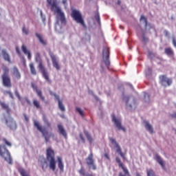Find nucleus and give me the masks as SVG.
Segmentation results:
<instances>
[{"label": "nucleus", "mask_w": 176, "mask_h": 176, "mask_svg": "<svg viewBox=\"0 0 176 176\" xmlns=\"http://www.w3.org/2000/svg\"><path fill=\"white\" fill-rule=\"evenodd\" d=\"M35 61L36 63H38V68L42 74L44 79H45L46 82H47L48 83H52V80H50V78H49V73H47V69H46L45 65H43V61L41 58V54H39V52L36 53Z\"/></svg>", "instance_id": "f257e3e1"}, {"label": "nucleus", "mask_w": 176, "mask_h": 176, "mask_svg": "<svg viewBox=\"0 0 176 176\" xmlns=\"http://www.w3.org/2000/svg\"><path fill=\"white\" fill-rule=\"evenodd\" d=\"M34 126L37 129L38 131H40V133H41L46 143L50 142V138H54V133H49V131H47L45 128L42 127V125H41L39 122L34 121Z\"/></svg>", "instance_id": "f03ea898"}, {"label": "nucleus", "mask_w": 176, "mask_h": 176, "mask_svg": "<svg viewBox=\"0 0 176 176\" xmlns=\"http://www.w3.org/2000/svg\"><path fill=\"white\" fill-rule=\"evenodd\" d=\"M46 158L47 160L50 163V170H52V171L56 170V158H55V154L54 151L52 149V148L49 147L47 148L46 151Z\"/></svg>", "instance_id": "7ed1b4c3"}, {"label": "nucleus", "mask_w": 176, "mask_h": 176, "mask_svg": "<svg viewBox=\"0 0 176 176\" xmlns=\"http://www.w3.org/2000/svg\"><path fill=\"white\" fill-rule=\"evenodd\" d=\"M71 16L73 19V20H75V21L78 24H80L86 30L87 28V26H86V23H85V19H83V16H82V14L80 12L74 10L72 12Z\"/></svg>", "instance_id": "20e7f679"}, {"label": "nucleus", "mask_w": 176, "mask_h": 176, "mask_svg": "<svg viewBox=\"0 0 176 176\" xmlns=\"http://www.w3.org/2000/svg\"><path fill=\"white\" fill-rule=\"evenodd\" d=\"M0 156L3 157L8 164H12V155H10V152L6 148L5 144L0 145Z\"/></svg>", "instance_id": "39448f33"}, {"label": "nucleus", "mask_w": 176, "mask_h": 176, "mask_svg": "<svg viewBox=\"0 0 176 176\" xmlns=\"http://www.w3.org/2000/svg\"><path fill=\"white\" fill-rule=\"evenodd\" d=\"M47 2L51 5L52 9H56V13H58V16H60L61 23L66 24L67 21H65V16L64 15V12H61V10L57 7L56 1L52 3V0H47Z\"/></svg>", "instance_id": "423d86ee"}, {"label": "nucleus", "mask_w": 176, "mask_h": 176, "mask_svg": "<svg viewBox=\"0 0 176 176\" xmlns=\"http://www.w3.org/2000/svg\"><path fill=\"white\" fill-rule=\"evenodd\" d=\"M86 164L89 167V170H97V165L96 164V162H94V155H93V153H91L88 157L85 159Z\"/></svg>", "instance_id": "0eeeda50"}, {"label": "nucleus", "mask_w": 176, "mask_h": 176, "mask_svg": "<svg viewBox=\"0 0 176 176\" xmlns=\"http://www.w3.org/2000/svg\"><path fill=\"white\" fill-rule=\"evenodd\" d=\"M102 60L107 68H109V65H111V61L109 60V48H104L103 50Z\"/></svg>", "instance_id": "6e6552de"}, {"label": "nucleus", "mask_w": 176, "mask_h": 176, "mask_svg": "<svg viewBox=\"0 0 176 176\" xmlns=\"http://www.w3.org/2000/svg\"><path fill=\"white\" fill-rule=\"evenodd\" d=\"M160 83H161V85L164 87L171 86L173 80H171V78H167L166 75H161L160 76Z\"/></svg>", "instance_id": "1a4fd4ad"}, {"label": "nucleus", "mask_w": 176, "mask_h": 176, "mask_svg": "<svg viewBox=\"0 0 176 176\" xmlns=\"http://www.w3.org/2000/svg\"><path fill=\"white\" fill-rule=\"evenodd\" d=\"M111 117H112V122H113L116 127H117L118 130H122L124 133H126V129L122 126V121L120 120V119L116 118V117L115 116V114H113Z\"/></svg>", "instance_id": "9d476101"}, {"label": "nucleus", "mask_w": 176, "mask_h": 176, "mask_svg": "<svg viewBox=\"0 0 176 176\" xmlns=\"http://www.w3.org/2000/svg\"><path fill=\"white\" fill-rule=\"evenodd\" d=\"M49 54H50V57L52 59L54 68H56L57 71H59V69H60L61 67H60V64L58 63V60H57V57L52 52H50Z\"/></svg>", "instance_id": "9b49d317"}, {"label": "nucleus", "mask_w": 176, "mask_h": 176, "mask_svg": "<svg viewBox=\"0 0 176 176\" xmlns=\"http://www.w3.org/2000/svg\"><path fill=\"white\" fill-rule=\"evenodd\" d=\"M110 142L111 144H113V145H114V148H116V151L118 152V153L120 155L121 157H122V159H126L124 157V154L122 153V149L120 148V146H119L118 142H116V140L111 138H110Z\"/></svg>", "instance_id": "f8f14e48"}, {"label": "nucleus", "mask_w": 176, "mask_h": 176, "mask_svg": "<svg viewBox=\"0 0 176 176\" xmlns=\"http://www.w3.org/2000/svg\"><path fill=\"white\" fill-rule=\"evenodd\" d=\"M31 86L34 91L36 93L38 97H39V98L41 99L42 101H45V96L42 95V91L38 89V86L36 85V84H35V82H32Z\"/></svg>", "instance_id": "ddd939ff"}, {"label": "nucleus", "mask_w": 176, "mask_h": 176, "mask_svg": "<svg viewBox=\"0 0 176 176\" xmlns=\"http://www.w3.org/2000/svg\"><path fill=\"white\" fill-rule=\"evenodd\" d=\"M1 79L3 80V85L5 87H12V81L10 80V77L9 76H1Z\"/></svg>", "instance_id": "4468645a"}, {"label": "nucleus", "mask_w": 176, "mask_h": 176, "mask_svg": "<svg viewBox=\"0 0 176 176\" xmlns=\"http://www.w3.org/2000/svg\"><path fill=\"white\" fill-rule=\"evenodd\" d=\"M116 161L118 164L119 167L122 168L125 175H130V173L129 172V170L127 169V168H126V166H124V164H123V162H122V160H120V158L117 157L116 158Z\"/></svg>", "instance_id": "2eb2a0df"}, {"label": "nucleus", "mask_w": 176, "mask_h": 176, "mask_svg": "<svg viewBox=\"0 0 176 176\" xmlns=\"http://www.w3.org/2000/svg\"><path fill=\"white\" fill-rule=\"evenodd\" d=\"M155 160L157 162V163L161 166V167L164 169L166 170V164L164 163V161L163 159H162V157L159 155V154H155L154 157Z\"/></svg>", "instance_id": "dca6fc26"}, {"label": "nucleus", "mask_w": 176, "mask_h": 176, "mask_svg": "<svg viewBox=\"0 0 176 176\" xmlns=\"http://www.w3.org/2000/svg\"><path fill=\"white\" fill-rule=\"evenodd\" d=\"M58 130L59 131V133L67 140L68 138V135L67 134V131H65V129H64V126L61 125V124H58Z\"/></svg>", "instance_id": "f3484780"}, {"label": "nucleus", "mask_w": 176, "mask_h": 176, "mask_svg": "<svg viewBox=\"0 0 176 176\" xmlns=\"http://www.w3.org/2000/svg\"><path fill=\"white\" fill-rule=\"evenodd\" d=\"M6 123L12 130H16V129H17V124H16V121H14L13 118H12L11 120H10L9 122L6 120Z\"/></svg>", "instance_id": "a211bd4d"}, {"label": "nucleus", "mask_w": 176, "mask_h": 176, "mask_svg": "<svg viewBox=\"0 0 176 176\" xmlns=\"http://www.w3.org/2000/svg\"><path fill=\"white\" fill-rule=\"evenodd\" d=\"M12 75L14 76L15 79H17V80L21 79V74H20L19 69L16 67H14L12 69Z\"/></svg>", "instance_id": "6ab92c4d"}, {"label": "nucleus", "mask_w": 176, "mask_h": 176, "mask_svg": "<svg viewBox=\"0 0 176 176\" xmlns=\"http://www.w3.org/2000/svg\"><path fill=\"white\" fill-rule=\"evenodd\" d=\"M36 38H38L41 45H43V46H46V45H47V42L46 41V40L43 39V36L41 34L36 33Z\"/></svg>", "instance_id": "aec40b11"}, {"label": "nucleus", "mask_w": 176, "mask_h": 176, "mask_svg": "<svg viewBox=\"0 0 176 176\" xmlns=\"http://www.w3.org/2000/svg\"><path fill=\"white\" fill-rule=\"evenodd\" d=\"M21 50H22V52L24 53V54L28 56V60H31V57H32L31 52H30V50H28L27 47L25 45H23L21 46Z\"/></svg>", "instance_id": "412c9836"}, {"label": "nucleus", "mask_w": 176, "mask_h": 176, "mask_svg": "<svg viewBox=\"0 0 176 176\" xmlns=\"http://www.w3.org/2000/svg\"><path fill=\"white\" fill-rule=\"evenodd\" d=\"M78 174L81 176H94L93 173H87L86 174V169H85V167L81 166L80 170H78Z\"/></svg>", "instance_id": "4be33fe9"}, {"label": "nucleus", "mask_w": 176, "mask_h": 176, "mask_svg": "<svg viewBox=\"0 0 176 176\" xmlns=\"http://www.w3.org/2000/svg\"><path fill=\"white\" fill-rule=\"evenodd\" d=\"M0 105L2 109H4L8 115H10V108H9V105L5 103V102H0Z\"/></svg>", "instance_id": "5701e85b"}, {"label": "nucleus", "mask_w": 176, "mask_h": 176, "mask_svg": "<svg viewBox=\"0 0 176 176\" xmlns=\"http://www.w3.org/2000/svg\"><path fill=\"white\" fill-rule=\"evenodd\" d=\"M58 167L60 171H64V164L63 163V158L61 157H57Z\"/></svg>", "instance_id": "b1692460"}, {"label": "nucleus", "mask_w": 176, "mask_h": 176, "mask_svg": "<svg viewBox=\"0 0 176 176\" xmlns=\"http://www.w3.org/2000/svg\"><path fill=\"white\" fill-rule=\"evenodd\" d=\"M2 54L5 61H8V63H12V60H10V55H9V54H8L6 50L2 51Z\"/></svg>", "instance_id": "393cba45"}, {"label": "nucleus", "mask_w": 176, "mask_h": 176, "mask_svg": "<svg viewBox=\"0 0 176 176\" xmlns=\"http://www.w3.org/2000/svg\"><path fill=\"white\" fill-rule=\"evenodd\" d=\"M144 127L151 134H153V126H152L149 122H145Z\"/></svg>", "instance_id": "a878e982"}, {"label": "nucleus", "mask_w": 176, "mask_h": 176, "mask_svg": "<svg viewBox=\"0 0 176 176\" xmlns=\"http://www.w3.org/2000/svg\"><path fill=\"white\" fill-rule=\"evenodd\" d=\"M84 134H85V137L87 138V140L89 141V144H93L94 139L91 137V135H90V133H89V132L87 131H85Z\"/></svg>", "instance_id": "bb28decb"}, {"label": "nucleus", "mask_w": 176, "mask_h": 176, "mask_svg": "<svg viewBox=\"0 0 176 176\" xmlns=\"http://www.w3.org/2000/svg\"><path fill=\"white\" fill-rule=\"evenodd\" d=\"M164 52L167 56H174V51L171 47H166L164 49Z\"/></svg>", "instance_id": "cd10ccee"}, {"label": "nucleus", "mask_w": 176, "mask_h": 176, "mask_svg": "<svg viewBox=\"0 0 176 176\" xmlns=\"http://www.w3.org/2000/svg\"><path fill=\"white\" fill-rule=\"evenodd\" d=\"M58 104L60 111H61V112H65V107H64V104L60 98H58Z\"/></svg>", "instance_id": "c85d7f7f"}, {"label": "nucleus", "mask_w": 176, "mask_h": 176, "mask_svg": "<svg viewBox=\"0 0 176 176\" xmlns=\"http://www.w3.org/2000/svg\"><path fill=\"white\" fill-rule=\"evenodd\" d=\"M43 120L45 124L49 127V129H52V124L49 122V120H47V118H46V116H43Z\"/></svg>", "instance_id": "c756f323"}, {"label": "nucleus", "mask_w": 176, "mask_h": 176, "mask_svg": "<svg viewBox=\"0 0 176 176\" xmlns=\"http://www.w3.org/2000/svg\"><path fill=\"white\" fill-rule=\"evenodd\" d=\"M33 104L36 108V109H41L42 107L41 106V103L38 101V100H33Z\"/></svg>", "instance_id": "7c9ffc66"}, {"label": "nucleus", "mask_w": 176, "mask_h": 176, "mask_svg": "<svg viewBox=\"0 0 176 176\" xmlns=\"http://www.w3.org/2000/svg\"><path fill=\"white\" fill-rule=\"evenodd\" d=\"M30 68L31 74H32V75H36V70L35 69L34 63L30 64Z\"/></svg>", "instance_id": "2f4dec72"}, {"label": "nucleus", "mask_w": 176, "mask_h": 176, "mask_svg": "<svg viewBox=\"0 0 176 176\" xmlns=\"http://www.w3.org/2000/svg\"><path fill=\"white\" fill-rule=\"evenodd\" d=\"M3 75H5V76H9V68H8V67L3 66Z\"/></svg>", "instance_id": "473e14b6"}, {"label": "nucleus", "mask_w": 176, "mask_h": 176, "mask_svg": "<svg viewBox=\"0 0 176 176\" xmlns=\"http://www.w3.org/2000/svg\"><path fill=\"white\" fill-rule=\"evenodd\" d=\"M144 100L146 102H148L149 101H151V96H149L148 94H147L146 92L144 93Z\"/></svg>", "instance_id": "72a5a7b5"}, {"label": "nucleus", "mask_w": 176, "mask_h": 176, "mask_svg": "<svg viewBox=\"0 0 176 176\" xmlns=\"http://www.w3.org/2000/svg\"><path fill=\"white\" fill-rule=\"evenodd\" d=\"M142 20H143V21H144L145 27H148V19L144 15H142L140 16V21H142Z\"/></svg>", "instance_id": "f704fd0d"}, {"label": "nucleus", "mask_w": 176, "mask_h": 176, "mask_svg": "<svg viewBox=\"0 0 176 176\" xmlns=\"http://www.w3.org/2000/svg\"><path fill=\"white\" fill-rule=\"evenodd\" d=\"M76 111L80 115V116H85V112L80 107H76Z\"/></svg>", "instance_id": "c9c22d12"}, {"label": "nucleus", "mask_w": 176, "mask_h": 176, "mask_svg": "<svg viewBox=\"0 0 176 176\" xmlns=\"http://www.w3.org/2000/svg\"><path fill=\"white\" fill-rule=\"evenodd\" d=\"M146 173L147 176H155V171L153 169H148Z\"/></svg>", "instance_id": "e433bc0d"}, {"label": "nucleus", "mask_w": 176, "mask_h": 176, "mask_svg": "<svg viewBox=\"0 0 176 176\" xmlns=\"http://www.w3.org/2000/svg\"><path fill=\"white\" fill-rule=\"evenodd\" d=\"M19 173L21 176H30V175H28V173H27V172H25V170H24L23 168H20Z\"/></svg>", "instance_id": "4c0bfd02"}, {"label": "nucleus", "mask_w": 176, "mask_h": 176, "mask_svg": "<svg viewBox=\"0 0 176 176\" xmlns=\"http://www.w3.org/2000/svg\"><path fill=\"white\" fill-rule=\"evenodd\" d=\"M4 96H9L10 98H13V94L10 92V91H4L3 92Z\"/></svg>", "instance_id": "58836bf2"}, {"label": "nucleus", "mask_w": 176, "mask_h": 176, "mask_svg": "<svg viewBox=\"0 0 176 176\" xmlns=\"http://www.w3.org/2000/svg\"><path fill=\"white\" fill-rule=\"evenodd\" d=\"M79 137H80V139L81 140L82 144H85L86 139H85V136L83 135V133H80Z\"/></svg>", "instance_id": "ea45409f"}, {"label": "nucleus", "mask_w": 176, "mask_h": 176, "mask_svg": "<svg viewBox=\"0 0 176 176\" xmlns=\"http://www.w3.org/2000/svg\"><path fill=\"white\" fill-rule=\"evenodd\" d=\"M14 94H15L16 97H17V98L19 99V100H21V96H20L19 91L15 90Z\"/></svg>", "instance_id": "a19ab883"}, {"label": "nucleus", "mask_w": 176, "mask_h": 176, "mask_svg": "<svg viewBox=\"0 0 176 176\" xmlns=\"http://www.w3.org/2000/svg\"><path fill=\"white\" fill-rule=\"evenodd\" d=\"M3 142H5L6 144L8 145V146H12V143L8 141L6 138L3 139Z\"/></svg>", "instance_id": "79ce46f5"}, {"label": "nucleus", "mask_w": 176, "mask_h": 176, "mask_svg": "<svg viewBox=\"0 0 176 176\" xmlns=\"http://www.w3.org/2000/svg\"><path fill=\"white\" fill-rule=\"evenodd\" d=\"M22 31L23 34H25V35H28L29 30L28 29L25 28V27L23 28Z\"/></svg>", "instance_id": "37998d69"}, {"label": "nucleus", "mask_w": 176, "mask_h": 176, "mask_svg": "<svg viewBox=\"0 0 176 176\" xmlns=\"http://www.w3.org/2000/svg\"><path fill=\"white\" fill-rule=\"evenodd\" d=\"M24 100L27 102L28 105H31V101L30 99H28V98H25Z\"/></svg>", "instance_id": "c03bdc74"}, {"label": "nucleus", "mask_w": 176, "mask_h": 176, "mask_svg": "<svg viewBox=\"0 0 176 176\" xmlns=\"http://www.w3.org/2000/svg\"><path fill=\"white\" fill-rule=\"evenodd\" d=\"M16 52L17 54H19V56H21V52H20V49L19 48V47H16Z\"/></svg>", "instance_id": "a18cd8bd"}, {"label": "nucleus", "mask_w": 176, "mask_h": 176, "mask_svg": "<svg viewBox=\"0 0 176 176\" xmlns=\"http://www.w3.org/2000/svg\"><path fill=\"white\" fill-rule=\"evenodd\" d=\"M46 163H47L46 161L44 162V164H42L41 165V168L42 170H45V169L46 168V167H45V164H46Z\"/></svg>", "instance_id": "49530a36"}, {"label": "nucleus", "mask_w": 176, "mask_h": 176, "mask_svg": "<svg viewBox=\"0 0 176 176\" xmlns=\"http://www.w3.org/2000/svg\"><path fill=\"white\" fill-rule=\"evenodd\" d=\"M173 45L175 47H176V40L175 38H173Z\"/></svg>", "instance_id": "de8ad7c7"}, {"label": "nucleus", "mask_w": 176, "mask_h": 176, "mask_svg": "<svg viewBox=\"0 0 176 176\" xmlns=\"http://www.w3.org/2000/svg\"><path fill=\"white\" fill-rule=\"evenodd\" d=\"M153 56H154L153 52L149 51L148 54V57H152Z\"/></svg>", "instance_id": "09e8293b"}, {"label": "nucleus", "mask_w": 176, "mask_h": 176, "mask_svg": "<svg viewBox=\"0 0 176 176\" xmlns=\"http://www.w3.org/2000/svg\"><path fill=\"white\" fill-rule=\"evenodd\" d=\"M104 157H106V159H107V160H110L109 155L107 153H104Z\"/></svg>", "instance_id": "8fccbe9b"}, {"label": "nucleus", "mask_w": 176, "mask_h": 176, "mask_svg": "<svg viewBox=\"0 0 176 176\" xmlns=\"http://www.w3.org/2000/svg\"><path fill=\"white\" fill-rule=\"evenodd\" d=\"M148 37L143 36V42H148Z\"/></svg>", "instance_id": "3c124183"}, {"label": "nucleus", "mask_w": 176, "mask_h": 176, "mask_svg": "<svg viewBox=\"0 0 176 176\" xmlns=\"http://www.w3.org/2000/svg\"><path fill=\"white\" fill-rule=\"evenodd\" d=\"M24 118H25V120H26V122H28L30 120L28 117L25 114L24 115Z\"/></svg>", "instance_id": "603ef678"}, {"label": "nucleus", "mask_w": 176, "mask_h": 176, "mask_svg": "<svg viewBox=\"0 0 176 176\" xmlns=\"http://www.w3.org/2000/svg\"><path fill=\"white\" fill-rule=\"evenodd\" d=\"M171 118H173V119H176V113H174L173 114H172Z\"/></svg>", "instance_id": "864d4df0"}, {"label": "nucleus", "mask_w": 176, "mask_h": 176, "mask_svg": "<svg viewBox=\"0 0 176 176\" xmlns=\"http://www.w3.org/2000/svg\"><path fill=\"white\" fill-rule=\"evenodd\" d=\"M96 19L97 22L99 23L100 22V16H96Z\"/></svg>", "instance_id": "5fc2aeb1"}, {"label": "nucleus", "mask_w": 176, "mask_h": 176, "mask_svg": "<svg viewBox=\"0 0 176 176\" xmlns=\"http://www.w3.org/2000/svg\"><path fill=\"white\" fill-rule=\"evenodd\" d=\"M63 3L64 5H65V4L67 3V0H63Z\"/></svg>", "instance_id": "6e6d98bb"}, {"label": "nucleus", "mask_w": 176, "mask_h": 176, "mask_svg": "<svg viewBox=\"0 0 176 176\" xmlns=\"http://www.w3.org/2000/svg\"><path fill=\"white\" fill-rule=\"evenodd\" d=\"M117 5H120V0H118V1H117Z\"/></svg>", "instance_id": "4d7b16f0"}, {"label": "nucleus", "mask_w": 176, "mask_h": 176, "mask_svg": "<svg viewBox=\"0 0 176 176\" xmlns=\"http://www.w3.org/2000/svg\"><path fill=\"white\" fill-rule=\"evenodd\" d=\"M129 103V98H128V100H126V104H128Z\"/></svg>", "instance_id": "13d9d810"}, {"label": "nucleus", "mask_w": 176, "mask_h": 176, "mask_svg": "<svg viewBox=\"0 0 176 176\" xmlns=\"http://www.w3.org/2000/svg\"><path fill=\"white\" fill-rule=\"evenodd\" d=\"M22 104H23V105H24V102H23V101H22Z\"/></svg>", "instance_id": "bf43d9fd"}]
</instances>
